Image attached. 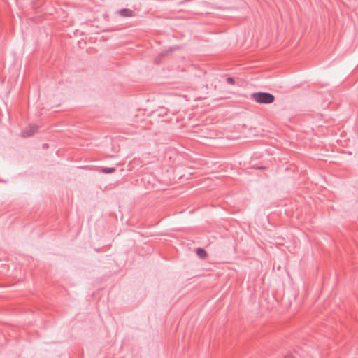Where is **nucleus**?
I'll use <instances>...</instances> for the list:
<instances>
[{
    "label": "nucleus",
    "mask_w": 358,
    "mask_h": 358,
    "mask_svg": "<svg viewBox=\"0 0 358 358\" xmlns=\"http://www.w3.org/2000/svg\"><path fill=\"white\" fill-rule=\"evenodd\" d=\"M251 98L259 103H271L274 100V96L272 94L262 92L252 93Z\"/></svg>",
    "instance_id": "1"
},
{
    "label": "nucleus",
    "mask_w": 358,
    "mask_h": 358,
    "mask_svg": "<svg viewBox=\"0 0 358 358\" xmlns=\"http://www.w3.org/2000/svg\"><path fill=\"white\" fill-rule=\"evenodd\" d=\"M114 171H115V169L113 168H108V169H105L103 170V172L110 173L114 172Z\"/></svg>",
    "instance_id": "6"
},
{
    "label": "nucleus",
    "mask_w": 358,
    "mask_h": 358,
    "mask_svg": "<svg viewBox=\"0 0 358 358\" xmlns=\"http://www.w3.org/2000/svg\"><path fill=\"white\" fill-rule=\"evenodd\" d=\"M196 252L197 255L202 259H205L208 257L207 252L203 248H199L196 249Z\"/></svg>",
    "instance_id": "3"
},
{
    "label": "nucleus",
    "mask_w": 358,
    "mask_h": 358,
    "mask_svg": "<svg viewBox=\"0 0 358 358\" xmlns=\"http://www.w3.org/2000/svg\"><path fill=\"white\" fill-rule=\"evenodd\" d=\"M120 14L123 16L131 17L133 16V12L129 9H123L120 10Z\"/></svg>",
    "instance_id": "5"
},
{
    "label": "nucleus",
    "mask_w": 358,
    "mask_h": 358,
    "mask_svg": "<svg viewBox=\"0 0 358 358\" xmlns=\"http://www.w3.org/2000/svg\"><path fill=\"white\" fill-rule=\"evenodd\" d=\"M227 83L230 85H235L237 87H245V86L243 85V81L239 78H227Z\"/></svg>",
    "instance_id": "2"
},
{
    "label": "nucleus",
    "mask_w": 358,
    "mask_h": 358,
    "mask_svg": "<svg viewBox=\"0 0 358 358\" xmlns=\"http://www.w3.org/2000/svg\"><path fill=\"white\" fill-rule=\"evenodd\" d=\"M37 131V127H35V126H32V127H30L29 128V131H24L23 132V136H31L32 134H34L36 131Z\"/></svg>",
    "instance_id": "4"
}]
</instances>
